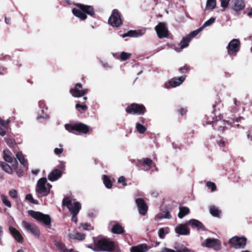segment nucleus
<instances>
[{"mask_svg":"<svg viewBox=\"0 0 252 252\" xmlns=\"http://www.w3.org/2000/svg\"><path fill=\"white\" fill-rule=\"evenodd\" d=\"M215 20H216V18H214V17H211V18H210L209 20H208L207 21H206L204 24L203 25H202V27H201V28H202V30L207 27H208V26H211V25H212L215 21Z\"/></svg>","mask_w":252,"mask_h":252,"instance_id":"obj_39","label":"nucleus"},{"mask_svg":"<svg viewBox=\"0 0 252 252\" xmlns=\"http://www.w3.org/2000/svg\"><path fill=\"white\" fill-rule=\"evenodd\" d=\"M145 108L143 105L133 103L126 108V112L129 114L142 115L145 113Z\"/></svg>","mask_w":252,"mask_h":252,"instance_id":"obj_10","label":"nucleus"},{"mask_svg":"<svg viewBox=\"0 0 252 252\" xmlns=\"http://www.w3.org/2000/svg\"><path fill=\"white\" fill-rule=\"evenodd\" d=\"M109 24L113 27H118L122 24L120 14L118 10L114 9L108 20Z\"/></svg>","mask_w":252,"mask_h":252,"instance_id":"obj_11","label":"nucleus"},{"mask_svg":"<svg viewBox=\"0 0 252 252\" xmlns=\"http://www.w3.org/2000/svg\"><path fill=\"white\" fill-rule=\"evenodd\" d=\"M16 158L19 160V161H20L22 165H23L25 167H27L28 162L25 160V158L24 157L22 153L18 152L16 154Z\"/></svg>","mask_w":252,"mask_h":252,"instance_id":"obj_30","label":"nucleus"},{"mask_svg":"<svg viewBox=\"0 0 252 252\" xmlns=\"http://www.w3.org/2000/svg\"><path fill=\"white\" fill-rule=\"evenodd\" d=\"M136 164L137 166L145 171L148 170L153 166H155V164L152 160L149 158H142V159H138Z\"/></svg>","mask_w":252,"mask_h":252,"instance_id":"obj_13","label":"nucleus"},{"mask_svg":"<svg viewBox=\"0 0 252 252\" xmlns=\"http://www.w3.org/2000/svg\"><path fill=\"white\" fill-rule=\"evenodd\" d=\"M1 200L3 203L7 207L10 208L11 207V204L10 201L8 200L7 196L4 194L1 195Z\"/></svg>","mask_w":252,"mask_h":252,"instance_id":"obj_38","label":"nucleus"},{"mask_svg":"<svg viewBox=\"0 0 252 252\" xmlns=\"http://www.w3.org/2000/svg\"><path fill=\"white\" fill-rule=\"evenodd\" d=\"M155 30L159 38L166 37L168 35L167 25L164 23L159 22L155 27Z\"/></svg>","mask_w":252,"mask_h":252,"instance_id":"obj_14","label":"nucleus"},{"mask_svg":"<svg viewBox=\"0 0 252 252\" xmlns=\"http://www.w3.org/2000/svg\"><path fill=\"white\" fill-rule=\"evenodd\" d=\"M56 246L61 252H68L69 251V250L67 249L63 243H58L56 244Z\"/></svg>","mask_w":252,"mask_h":252,"instance_id":"obj_40","label":"nucleus"},{"mask_svg":"<svg viewBox=\"0 0 252 252\" xmlns=\"http://www.w3.org/2000/svg\"><path fill=\"white\" fill-rule=\"evenodd\" d=\"M82 88V84L80 83H77L74 89L70 90V92L72 95L75 97L83 96L88 93V90L87 89L81 90Z\"/></svg>","mask_w":252,"mask_h":252,"instance_id":"obj_15","label":"nucleus"},{"mask_svg":"<svg viewBox=\"0 0 252 252\" xmlns=\"http://www.w3.org/2000/svg\"><path fill=\"white\" fill-rule=\"evenodd\" d=\"M189 213V209L186 207H182L180 208V211L178 214V217L179 218H183L185 215L188 214Z\"/></svg>","mask_w":252,"mask_h":252,"instance_id":"obj_32","label":"nucleus"},{"mask_svg":"<svg viewBox=\"0 0 252 252\" xmlns=\"http://www.w3.org/2000/svg\"><path fill=\"white\" fill-rule=\"evenodd\" d=\"M168 233V231H165V230L163 228H161L159 229L158 234L159 237L161 239H163L165 237V235Z\"/></svg>","mask_w":252,"mask_h":252,"instance_id":"obj_44","label":"nucleus"},{"mask_svg":"<svg viewBox=\"0 0 252 252\" xmlns=\"http://www.w3.org/2000/svg\"><path fill=\"white\" fill-rule=\"evenodd\" d=\"M103 183L105 187L108 189H111L112 187V184L109 178L106 175L103 176Z\"/></svg>","mask_w":252,"mask_h":252,"instance_id":"obj_35","label":"nucleus"},{"mask_svg":"<svg viewBox=\"0 0 252 252\" xmlns=\"http://www.w3.org/2000/svg\"><path fill=\"white\" fill-rule=\"evenodd\" d=\"M118 182L119 183H122L123 185L126 186V179L124 176H121L119 177L118 179Z\"/></svg>","mask_w":252,"mask_h":252,"instance_id":"obj_53","label":"nucleus"},{"mask_svg":"<svg viewBox=\"0 0 252 252\" xmlns=\"http://www.w3.org/2000/svg\"><path fill=\"white\" fill-rule=\"evenodd\" d=\"M46 182L47 179L45 177L40 178L37 181L35 190L38 198L46 196L50 193L52 186L50 184Z\"/></svg>","mask_w":252,"mask_h":252,"instance_id":"obj_3","label":"nucleus"},{"mask_svg":"<svg viewBox=\"0 0 252 252\" xmlns=\"http://www.w3.org/2000/svg\"><path fill=\"white\" fill-rule=\"evenodd\" d=\"M64 127L68 131L74 132V131L87 133L89 131V127L82 123H76L75 124H65Z\"/></svg>","mask_w":252,"mask_h":252,"instance_id":"obj_6","label":"nucleus"},{"mask_svg":"<svg viewBox=\"0 0 252 252\" xmlns=\"http://www.w3.org/2000/svg\"><path fill=\"white\" fill-rule=\"evenodd\" d=\"M28 213L29 215L43 224L45 226L50 227L51 219L49 215L44 214L41 212L32 210H29Z\"/></svg>","mask_w":252,"mask_h":252,"instance_id":"obj_4","label":"nucleus"},{"mask_svg":"<svg viewBox=\"0 0 252 252\" xmlns=\"http://www.w3.org/2000/svg\"><path fill=\"white\" fill-rule=\"evenodd\" d=\"M111 232L114 234H122L125 232L123 227L119 223H115L111 230Z\"/></svg>","mask_w":252,"mask_h":252,"instance_id":"obj_28","label":"nucleus"},{"mask_svg":"<svg viewBox=\"0 0 252 252\" xmlns=\"http://www.w3.org/2000/svg\"><path fill=\"white\" fill-rule=\"evenodd\" d=\"M175 250L164 248L162 249L161 252H195V251L191 249H189L186 248L183 245H180L178 244H175L174 246Z\"/></svg>","mask_w":252,"mask_h":252,"instance_id":"obj_16","label":"nucleus"},{"mask_svg":"<svg viewBox=\"0 0 252 252\" xmlns=\"http://www.w3.org/2000/svg\"><path fill=\"white\" fill-rule=\"evenodd\" d=\"M178 112L181 115H183L184 114L186 113L187 110L185 108H181L180 109H179Z\"/></svg>","mask_w":252,"mask_h":252,"instance_id":"obj_57","label":"nucleus"},{"mask_svg":"<svg viewBox=\"0 0 252 252\" xmlns=\"http://www.w3.org/2000/svg\"><path fill=\"white\" fill-rule=\"evenodd\" d=\"M189 70V67L187 64L179 69V72L182 74L187 73Z\"/></svg>","mask_w":252,"mask_h":252,"instance_id":"obj_47","label":"nucleus"},{"mask_svg":"<svg viewBox=\"0 0 252 252\" xmlns=\"http://www.w3.org/2000/svg\"><path fill=\"white\" fill-rule=\"evenodd\" d=\"M148 245L146 244H140L131 248V252H146L148 250Z\"/></svg>","mask_w":252,"mask_h":252,"instance_id":"obj_27","label":"nucleus"},{"mask_svg":"<svg viewBox=\"0 0 252 252\" xmlns=\"http://www.w3.org/2000/svg\"><path fill=\"white\" fill-rule=\"evenodd\" d=\"M5 134H6L5 130L2 128H0V135L1 136H4Z\"/></svg>","mask_w":252,"mask_h":252,"instance_id":"obj_60","label":"nucleus"},{"mask_svg":"<svg viewBox=\"0 0 252 252\" xmlns=\"http://www.w3.org/2000/svg\"><path fill=\"white\" fill-rule=\"evenodd\" d=\"M186 79V76L175 77L171 79L169 83L172 87H176L180 85Z\"/></svg>","mask_w":252,"mask_h":252,"instance_id":"obj_23","label":"nucleus"},{"mask_svg":"<svg viewBox=\"0 0 252 252\" xmlns=\"http://www.w3.org/2000/svg\"><path fill=\"white\" fill-rule=\"evenodd\" d=\"M191 37H190V35H187L186 36L183 37L179 44L180 47H176L175 50L177 52H180L183 49L188 46L189 42L191 41Z\"/></svg>","mask_w":252,"mask_h":252,"instance_id":"obj_21","label":"nucleus"},{"mask_svg":"<svg viewBox=\"0 0 252 252\" xmlns=\"http://www.w3.org/2000/svg\"><path fill=\"white\" fill-rule=\"evenodd\" d=\"M207 186L212 191H215L217 189L216 185L211 182H208L207 183Z\"/></svg>","mask_w":252,"mask_h":252,"instance_id":"obj_46","label":"nucleus"},{"mask_svg":"<svg viewBox=\"0 0 252 252\" xmlns=\"http://www.w3.org/2000/svg\"><path fill=\"white\" fill-rule=\"evenodd\" d=\"M0 125L2 126L5 128L8 129V126L7 124L5 123V122L3 121L0 117Z\"/></svg>","mask_w":252,"mask_h":252,"instance_id":"obj_55","label":"nucleus"},{"mask_svg":"<svg viewBox=\"0 0 252 252\" xmlns=\"http://www.w3.org/2000/svg\"><path fill=\"white\" fill-rule=\"evenodd\" d=\"M63 205L67 207L71 214L77 215L81 208V204L79 202H74L73 203L69 197H65L63 200Z\"/></svg>","mask_w":252,"mask_h":252,"instance_id":"obj_5","label":"nucleus"},{"mask_svg":"<svg viewBox=\"0 0 252 252\" xmlns=\"http://www.w3.org/2000/svg\"><path fill=\"white\" fill-rule=\"evenodd\" d=\"M247 239L245 237L234 236L229 240L230 245L235 249L244 248L246 244Z\"/></svg>","mask_w":252,"mask_h":252,"instance_id":"obj_12","label":"nucleus"},{"mask_svg":"<svg viewBox=\"0 0 252 252\" xmlns=\"http://www.w3.org/2000/svg\"><path fill=\"white\" fill-rule=\"evenodd\" d=\"M9 229L11 234L17 242L19 243L23 242V237L18 230L12 226H10Z\"/></svg>","mask_w":252,"mask_h":252,"instance_id":"obj_24","label":"nucleus"},{"mask_svg":"<svg viewBox=\"0 0 252 252\" xmlns=\"http://www.w3.org/2000/svg\"><path fill=\"white\" fill-rule=\"evenodd\" d=\"M26 199L31 203L34 204H38V201L37 200L34 199L31 194H28L26 196Z\"/></svg>","mask_w":252,"mask_h":252,"instance_id":"obj_42","label":"nucleus"},{"mask_svg":"<svg viewBox=\"0 0 252 252\" xmlns=\"http://www.w3.org/2000/svg\"><path fill=\"white\" fill-rule=\"evenodd\" d=\"M76 108L79 111V108H81L83 111H86L88 107L86 105H81L79 103H77L76 104Z\"/></svg>","mask_w":252,"mask_h":252,"instance_id":"obj_50","label":"nucleus"},{"mask_svg":"<svg viewBox=\"0 0 252 252\" xmlns=\"http://www.w3.org/2000/svg\"><path fill=\"white\" fill-rule=\"evenodd\" d=\"M216 6V0H207L206 5V9H213Z\"/></svg>","mask_w":252,"mask_h":252,"instance_id":"obj_33","label":"nucleus"},{"mask_svg":"<svg viewBox=\"0 0 252 252\" xmlns=\"http://www.w3.org/2000/svg\"><path fill=\"white\" fill-rule=\"evenodd\" d=\"M189 223L193 228H196L198 230H205V228L202 223L195 219H191Z\"/></svg>","mask_w":252,"mask_h":252,"instance_id":"obj_22","label":"nucleus"},{"mask_svg":"<svg viewBox=\"0 0 252 252\" xmlns=\"http://www.w3.org/2000/svg\"><path fill=\"white\" fill-rule=\"evenodd\" d=\"M72 13L76 17L80 18L81 20H85L88 14L91 16L94 15V11L93 6L79 4L77 5V7L72 9Z\"/></svg>","mask_w":252,"mask_h":252,"instance_id":"obj_2","label":"nucleus"},{"mask_svg":"<svg viewBox=\"0 0 252 252\" xmlns=\"http://www.w3.org/2000/svg\"><path fill=\"white\" fill-rule=\"evenodd\" d=\"M171 218V215L170 214L169 212L168 211H163L162 212H160L158 214H157L155 217V220H158L161 219H170Z\"/></svg>","mask_w":252,"mask_h":252,"instance_id":"obj_29","label":"nucleus"},{"mask_svg":"<svg viewBox=\"0 0 252 252\" xmlns=\"http://www.w3.org/2000/svg\"><path fill=\"white\" fill-rule=\"evenodd\" d=\"M62 175L61 171L59 169L53 170L48 175V179L52 182L55 181L59 179Z\"/></svg>","mask_w":252,"mask_h":252,"instance_id":"obj_26","label":"nucleus"},{"mask_svg":"<svg viewBox=\"0 0 252 252\" xmlns=\"http://www.w3.org/2000/svg\"><path fill=\"white\" fill-rule=\"evenodd\" d=\"M7 151L5 150L3 151L4 159L7 162L11 163L13 161V158L11 155L7 153Z\"/></svg>","mask_w":252,"mask_h":252,"instance_id":"obj_36","label":"nucleus"},{"mask_svg":"<svg viewBox=\"0 0 252 252\" xmlns=\"http://www.w3.org/2000/svg\"><path fill=\"white\" fill-rule=\"evenodd\" d=\"M94 245L91 249L95 252H110L114 250L115 245L113 242L105 238H94Z\"/></svg>","mask_w":252,"mask_h":252,"instance_id":"obj_1","label":"nucleus"},{"mask_svg":"<svg viewBox=\"0 0 252 252\" xmlns=\"http://www.w3.org/2000/svg\"><path fill=\"white\" fill-rule=\"evenodd\" d=\"M175 232L178 235H188L189 234V229L186 224H179L175 228Z\"/></svg>","mask_w":252,"mask_h":252,"instance_id":"obj_19","label":"nucleus"},{"mask_svg":"<svg viewBox=\"0 0 252 252\" xmlns=\"http://www.w3.org/2000/svg\"><path fill=\"white\" fill-rule=\"evenodd\" d=\"M22 172V170H19L17 172V174L19 177H21L23 176Z\"/></svg>","mask_w":252,"mask_h":252,"instance_id":"obj_62","label":"nucleus"},{"mask_svg":"<svg viewBox=\"0 0 252 252\" xmlns=\"http://www.w3.org/2000/svg\"><path fill=\"white\" fill-rule=\"evenodd\" d=\"M22 226L28 232L31 233L34 236L39 237L40 234L39 228L36 224L26 220H23Z\"/></svg>","mask_w":252,"mask_h":252,"instance_id":"obj_9","label":"nucleus"},{"mask_svg":"<svg viewBox=\"0 0 252 252\" xmlns=\"http://www.w3.org/2000/svg\"><path fill=\"white\" fill-rule=\"evenodd\" d=\"M247 15L249 17H252V8L251 9L250 11L248 12Z\"/></svg>","mask_w":252,"mask_h":252,"instance_id":"obj_64","label":"nucleus"},{"mask_svg":"<svg viewBox=\"0 0 252 252\" xmlns=\"http://www.w3.org/2000/svg\"><path fill=\"white\" fill-rule=\"evenodd\" d=\"M5 142H6L7 145L9 146V147L12 148L13 147V144L12 140L9 138H5Z\"/></svg>","mask_w":252,"mask_h":252,"instance_id":"obj_52","label":"nucleus"},{"mask_svg":"<svg viewBox=\"0 0 252 252\" xmlns=\"http://www.w3.org/2000/svg\"><path fill=\"white\" fill-rule=\"evenodd\" d=\"M0 167L6 172L10 174L12 172L11 167L4 162L0 161Z\"/></svg>","mask_w":252,"mask_h":252,"instance_id":"obj_31","label":"nucleus"},{"mask_svg":"<svg viewBox=\"0 0 252 252\" xmlns=\"http://www.w3.org/2000/svg\"><path fill=\"white\" fill-rule=\"evenodd\" d=\"M72 216L71 218V220L73 221H74L76 223L77 222V215H74V214H72Z\"/></svg>","mask_w":252,"mask_h":252,"instance_id":"obj_58","label":"nucleus"},{"mask_svg":"<svg viewBox=\"0 0 252 252\" xmlns=\"http://www.w3.org/2000/svg\"><path fill=\"white\" fill-rule=\"evenodd\" d=\"M202 246L209 249H212L218 251L221 248V242L215 238H207L205 239L201 244Z\"/></svg>","mask_w":252,"mask_h":252,"instance_id":"obj_8","label":"nucleus"},{"mask_svg":"<svg viewBox=\"0 0 252 252\" xmlns=\"http://www.w3.org/2000/svg\"><path fill=\"white\" fill-rule=\"evenodd\" d=\"M210 213L214 217H219L220 213V211L215 206H211L210 207Z\"/></svg>","mask_w":252,"mask_h":252,"instance_id":"obj_34","label":"nucleus"},{"mask_svg":"<svg viewBox=\"0 0 252 252\" xmlns=\"http://www.w3.org/2000/svg\"><path fill=\"white\" fill-rule=\"evenodd\" d=\"M9 194L13 198H16L17 197V193L15 189L10 190L9 191Z\"/></svg>","mask_w":252,"mask_h":252,"instance_id":"obj_51","label":"nucleus"},{"mask_svg":"<svg viewBox=\"0 0 252 252\" xmlns=\"http://www.w3.org/2000/svg\"><path fill=\"white\" fill-rule=\"evenodd\" d=\"M131 56V54L125 52H122L121 54V59L123 61L127 60Z\"/></svg>","mask_w":252,"mask_h":252,"instance_id":"obj_43","label":"nucleus"},{"mask_svg":"<svg viewBox=\"0 0 252 252\" xmlns=\"http://www.w3.org/2000/svg\"><path fill=\"white\" fill-rule=\"evenodd\" d=\"M70 238L76 239L78 240H83L85 239V235L80 233H76V234H71L69 235Z\"/></svg>","mask_w":252,"mask_h":252,"instance_id":"obj_37","label":"nucleus"},{"mask_svg":"<svg viewBox=\"0 0 252 252\" xmlns=\"http://www.w3.org/2000/svg\"><path fill=\"white\" fill-rule=\"evenodd\" d=\"M221 123H222V122L221 121H216V120H213L212 121H209L208 122V124H212L213 125V126H214L215 124H218L219 125H220Z\"/></svg>","mask_w":252,"mask_h":252,"instance_id":"obj_54","label":"nucleus"},{"mask_svg":"<svg viewBox=\"0 0 252 252\" xmlns=\"http://www.w3.org/2000/svg\"><path fill=\"white\" fill-rule=\"evenodd\" d=\"M218 143L220 147H223L225 146V142L222 139H220L219 141H218Z\"/></svg>","mask_w":252,"mask_h":252,"instance_id":"obj_59","label":"nucleus"},{"mask_svg":"<svg viewBox=\"0 0 252 252\" xmlns=\"http://www.w3.org/2000/svg\"><path fill=\"white\" fill-rule=\"evenodd\" d=\"M136 203L137 204L139 213L141 215H145L148 211V206L145 201L141 198H137L136 199Z\"/></svg>","mask_w":252,"mask_h":252,"instance_id":"obj_17","label":"nucleus"},{"mask_svg":"<svg viewBox=\"0 0 252 252\" xmlns=\"http://www.w3.org/2000/svg\"><path fill=\"white\" fill-rule=\"evenodd\" d=\"M230 0H220V5L223 9H226Z\"/></svg>","mask_w":252,"mask_h":252,"instance_id":"obj_48","label":"nucleus"},{"mask_svg":"<svg viewBox=\"0 0 252 252\" xmlns=\"http://www.w3.org/2000/svg\"><path fill=\"white\" fill-rule=\"evenodd\" d=\"M63 149L62 148L59 149L56 148L54 149V152L57 155L61 154L63 153Z\"/></svg>","mask_w":252,"mask_h":252,"instance_id":"obj_56","label":"nucleus"},{"mask_svg":"<svg viewBox=\"0 0 252 252\" xmlns=\"http://www.w3.org/2000/svg\"><path fill=\"white\" fill-rule=\"evenodd\" d=\"M39 106L40 108H41V112L42 114H39L37 116V119H43L45 120H47L49 119V117L48 114L45 111L47 110V108L46 107V105L43 101H39Z\"/></svg>","mask_w":252,"mask_h":252,"instance_id":"obj_20","label":"nucleus"},{"mask_svg":"<svg viewBox=\"0 0 252 252\" xmlns=\"http://www.w3.org/2000/svg\"><path fill=\"white\" fill-rule=\"evenodd\" d=\"M240 48V42L238 39L231 40L226 47L227 53L232 58L235 56Z\"/></svg>","mask_w":252,"mask_h":252,"instance_id":"obj_7","label":"nucleus"},{"mask_svg":"<svg viewBox=\"0 0 252 252\" xmlns=\"http://www.w3.org/2000/svg\"><path fill=\"white\" fill-rule=\"evenodd\" d=\"M202 30V28H199L197 30L192 32L189 35H190V37H191V39L197 35Z\"/></svg>","mask_w":252,"mask_h":252,"instance_id":"obj_49","label":"nucleus"},{"mask_svg":"<svg viewBox=\"0 0 252 252\" xmlns=\"http://www.w3.org/2000/svg\"><path fill=\"white\" fill-rule=\"evenodd\" d=\"M145 33V30H130L126 33H124L123 35V37H126L129 36L131 37H138L142 36Z\"/></svg>","mask_w":252,"mask_h":252,"instance_id":"obj_18","label":"nucleus"},{"mask_svg":"<svg viewBox=\"0 0 252 252\" xmlns=\"http://www.w3.org/2000/svg\"><path fill=\"white\" fill-rule=\"evenodd\" d=\"M81 226L83 228V229L85 230H90L93 229V227L91 224H88L87 223H82L81 224Z\"/></svg>","mask_w":252,"mask_h":252,"instance_id":"obj_45","label":"nucleus"},{"mask_svg":"<svg viewBox=\"0 0 252 252\" xmlns=\"http://www.w3.org/2000/svg\"><path fill=\"white\" fill-rule=\"evenodd\" d=\"M4 71H5L4 69L0 66V75L4 74Z\"/></svg>","mask_w":252,"mask_h":252,"instance_id":"obj_63","label":"nucleus"},{"mask_svg":"<svg viewBox=\"0 0 252 252\" xmlns=\"http://www.w3.org/2000/svg\"><path fill=\"white\" fill-rule=\"evenodd\" d=\"M245 4L243 0H234V3L232 5V9L236 12L243 10Z\"/></svg>","mask_w":252,"mask_h":252,"instance_id":"obj_25","label":"nucleus"},{"mask_svg":"<svg viewBox=\"0 0 252 252\" xmlns=\"http://www.w3.org/2000/svg\"><path fill=\"white\" fill-rule=\"evenodd\" d=\"M3 235V228L0 226V244L1 243V237Z\"/></svg>","mask_w":252,"mask_h":252,"instance_id":"obj_61","label":"nucleus"},{"mask_svg":"<svg viewBox=\"0 0 252 252\" xmlns=\"http://www.w3.org/2000/svg\"><path fill=\"white\" fill-rule=\"evenodd\" d=\"M136 128L137 130L140 133H143L145 132L146 130V128L142 124L137 123L136 124Z\"/></svg>","mask_w":252,"mask_h":252,"instance_id":"obj_41","label":"nucleus"}]
</instances>
